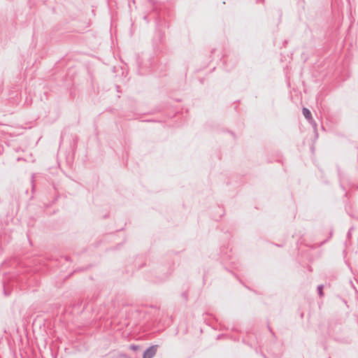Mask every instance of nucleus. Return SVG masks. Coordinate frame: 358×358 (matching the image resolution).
<instances>
[{"label":"nucleus","mask_w":358,"mask_h":358,"mask_svg":"<svg viewBox=\"0 0 358 358\" xmlns=\"http://www.w3.org/2000/svg\"><path fill=\"white\" fill-rule=\"evenodd\" d=\"M336 169H337L338 176L339 179H341L342 176H343L341 169L338 165L336 166Z\"/></svg>","instance_id":"6"},{"label":"nucleus","mask_w":358,"mask_h":358,"mask_svg":"<svg viewBox=\"0 0 358 358\" xmlns=\"http://www.w3.org/2000/svg\"><path fill=\"white\" fill-rule=\"evenodd\" d=\"M323 289H324L323 285H320L317 287V293L320 297L324 296Z\"/></svg>","instance_id":"4"},{"label":"nucleus","mask_w":358,"mask_h":358,"mask_svg":"<svg viewBox=\"0 0 358 358\" xmlns=\"http://www.w3.org/2000/svg\"><path fill=\"white\" fill-rule=\"evenodd\" d=\"M183 296H184V297H185V298H187V296H186V294H185V293H184V294H183Z\"/></svg>","instance_id":"16"},{"label":"nucleus","mask_w":358,"mask_h":358,"mask_svg":"<svg viewBox=\"0 0 358 358\" xmlns=\"http://www.w3.org/2000/svg\"><path fill=\"white\" fill-rule=\"evenodd\" d=\"M131 348H132L133 349H136L137 347H136V346H134V345H132V346H131Z\"/></svg>","instance_id":"13"},{"label":"nucleus","mask_w":358,"mask_h":358,"mask_svg":"<svg viewBox=\"0 0 358 358\" xmlns=\"http://www.w3.org/2000/svg\"><path fill=\"white\" fill-rule=\"evenodd\" d=\"M270 350L272 351V354L274 358H279L282 355L283 353V345L281 342H277L274 343Z\"/></svg>","instance_id":"1"},{"label":"nucleus","mask_w":358,"mask_h":358,"mask_svg":"<svg viewBox=\"0 0 358 358\" xmlns=\"http://www.w3.org/2000/svg\"><path fill=\"white\" fill-rule=\"evenodd\" d=\"M275 161H277V162H280V163H282V156L278 157L275 159Z\"/></svg>","instance_id":"10"},{"label":"nucleus","mask_w":358,"mask_h":358,"mask_svg":"<svg viewBox=\"0 0 358 358\" xmlns=\"http://www.w3.org/2000/svg\"><path fill=\"white\" fill-rule=\"evenodd\" d=\"M275 246H279V247H281L282 245H278V244H275Z\"/></svg>","instance_id":"15"},{"label":"nucleus","mask_w":358,"mask_h":358,"mask_svg":"<svg viewBox=\"0 0 358 358\" xmlns=\"http://www.w3.org/2000/svg\"><path fill=\"white\" fill-rule=\"evenodd\" d=\"M157 348V345H152L147 348L143 354V358H152L156 355Z\"/></svg>","instance_id":"3"},{"label":"nucleus","mask_w":358,"mask_h":358,"mask_svg":"<svg viewBox=\"0 0 358 358\" xmlns=\"http://www.w3.org/2000/svg\"><path fill=\"white\" fill-rule=\"evenodd\" d=\"M352 229H350L348 234H347V238L350 239L351 238L352 234H351Z\"/></svg>","instance_id":"9"},{"label":"nucleus","mask_w":358,"mask_h":358,"mask_svg":"<svg viewBox=\"0 0 358 358\" xmlns=\"http://www.w3.org/2000/svg\"><path fill=\"white\" fill-rule=\"evenodd\" d=\"M327 241H328V239H327V240H325V241H322V243H321V245H322V244L325 243L326 242H327Z\"/></svg>","instance_id":"12"},{"label":"nucleus","mask_w":358,"mask_h":358,"mask_svg":"<svg viewBox=\"0 0 358 358\" xmlns=\"http://www.w3.org/2000/svg\"><path fill=\"white\" fill-rule=\"evenodd\" d=\"M302 113L305 118L308 120V122L313 126V127L315 129L317 127V123L313 120L312 117L311 112L307 108L303 107L302 109Z\"/></svg>","instance_id":"2"},{"label":"nucleus","mask_w":358,"mask_h":358,"mask_svg":"<svg viewBox=\"0 0 358 358\" xmlns=\"http://www.w3.org/2000/svg\"><path fill=\"white\" fill-rule=\"evenodd\" d=\"M336 169H337L338 176L339 179H341L342 176H343L341 169L338 165L336 166Z\"/></svg>","instance_id":"5"},{"label":"nucleus","mask_w":358,"mask_h":358,"mask_svg":"<svg viewBox=\"0 0 358 358\" xmlns=\"http://www.w3.org/2000/svg\"><path fill=\"white\" fill-rule=\"evenodd\" d=\"M332 236V231H330L329 238Z\"/></svg>","instance_id":"14"},{"label":"nucleus","mask_w":358,"mask_h":358,"mask_svg":"<svg viewBox=\"0 0 358 358\" xmlns=\"http://www.w3.org/2000/svg\"><path fill=\"white\" fill-rule=\"evenodd\" d=\"M272 108H273V113L277 115V106L274 103V102L273 101L272 103Z\"/></svg>","instance_id":"7"},{"label":"nucleus","mask_w":358,"mask_h":358,"mask_svg":"<svg viewBox=\"0 0 358 358\" xmlns=\"http://www.w3.org/2000/svg\"><path fill=\"white\" fill-rule=\"evenodd\" d=\"M256 2H257V3H264V0H257Z\"/></svg>","instance_id":"11"},{"label":"nucleus","mask_w":358,"mask_h":358,"mask_svg":"<svg viewBox=\"0 0 358 358\" xmlns=\"http://www.w3.org/2000/svg\"><path fill=\"white\" fill-rule=\"evenodd\" d=\"M269 332H270V341H271V338H275V334L272 331V330L270 329L269 330Z\"/></svg>","instance_id":"8"}]
</instances>
